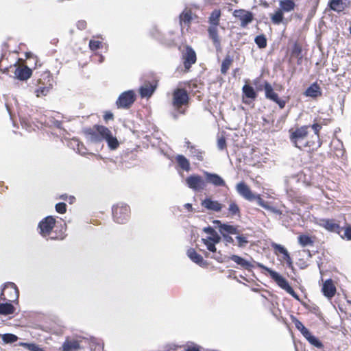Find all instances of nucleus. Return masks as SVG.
<instances>
[{"instance_id":"24","label":"nucleus","mask_w":351,"mask_h":351,"mask_svg":"<svg viewBox=\"0 0 351 351\" xmlns=\"http://www.w3.org/2000/svg\"><path fill=\"white\" fill-rule=\"evenodd\" d=\"M82 341L84 340L82 339L81 342H82ZM80 348V341L74 339H66L62 346V351H77Z\"/></svg>"},{"instance_id":"60","label":"nucleus","mask_w":351,"mask_h":351,"mask_svg":"<svg viewBox=\"0 0 351 351\" xmlns=\"http://www.w3.org/2000/svg\"><path fill=\"white\" fill-rule=\"evenodd\" d=\"M185 351H199L197 348L195 347H189L187 348Z\"/></svg>"},{"instance_id":"54","label":"nucleus","mask_w":351,"mask_h":351,"mask_svg":"<svg viewBox=\"0 0 351 351\" xmlns=\"http://www.w3.org/2000/svg\"><path fill=\"white\" fill-rule=\"evenodd\" d=\"M27 348L30 351H43V349L38 345L34 343H27L25 344Z\"/></svg>"},{"instance_id":"20","label":"nucleus","mask_w":351,"mask_h":351,"mask_svg":"<svg viewBox=\"0 0 351 351\" xmlns=\"http://www.w3.org/2000/svg\"><path fill=\"white\" fill-rule=\"evenodd\" d=\"M83 340L88 344L91 351L104 350V343L100 339L90 337V338H83Z\"/></svg>"},{"instance_id":"43","label":"nucleus","mask_w":351,"mask_h":351,"mask_svg":"<svg viewBox=\"0 0 351 351\" xmlns=\"http://www.w3.org/2000/svg\"><path fill=\"white\" fill-rule=\"evenodd\" d=\"M192 19L191 12L190 10L184 11L180 15V24H189Z\"/></svg>"},{"instance_id":"37","label":"nucleus","mask_w":351,"mask_h":351,"mask_svg":"<svg viewBox=\"0 0 351 351\" xmlns=\"http://www.w3.org/2000/svg\"><path fill=\"white\" fill-rule=\"evenodd\" d=\"M190 155L196 158L199 161H202L204 160V152L195 146L191 147L189 149Z\"/></svg>"},{"instance_id":"21","label":"nucleus","mask_w":351,"mask_h":351,"mask_svg":"<svg viewBox=\"0 0 351 351\" xmlns=\"http://www.w3.org/2000/svg\"><path fill=\"white\" fill-rule=\"evenodd\" d=\"M187 256L193 263H196L199 266H205L206 265V261L204 260L203 257L199 254L193 248H189L186 252Z\"/></svg>"},{"instance_id":"31","label":"nucleus","mask_w":351,"mask_h":351,"mask_svg":"<svg viewBox=\"0 0 351 351\" xmlns=\"http://www.w3.org/2000/svg\"><path fill=\"white\" fill-rule=\"evenodd\" d=\"M235 239L237 241V245L239 247H245L249 243L247 236L240 233V230L238 229V233L235 234Z\"/></svg>"},{"instance_id":"33","label":"nucleus","mask_w":351,"mask_h":351,"mask_svg":"<svg viewBox=\"0 0 351 351\" xmlns=\"http://www.w3.org/2000/svg\"><path fill=\"white\" fill-rule=\"evenodd\" d=\"M15 308L11 303L0 304V315H8L14 313Z\"/></svg>"},{"instance_id":"49","label":"nucleus","mask_w":351,"mask_h":351,"mask_svg":"<svg viewBox=\"0 0 351 351\" xmlns=\"http://www.w3.org/2000/svg\"><path fill=\"white\" fill-rule=\"evenodd\" d=\"M51 88V85H49V86H43L40 87L36 90V94L37 97H40L41 95H46L49 90Z\"/></svg>"},{"instance_id":"9","label":"nucleus","mask_w":351,"mask_h":351,"mask_svg":"<svg viewBox=\"0 0 351 351\" xmlns=\"http://www.w3.org/2000/svg\"><path fill=\"white\" fill-rule=\"evenodd\" d=\"M136 94L133 90L123 92L116 101L118 108H129L134 102Z\"/></svg>"},{"instance_id":"3","label":"nucleus","mask_w":351,"mask_h":351,"mask_svg":"<svg viewBox=\"0 0 351 351\" xmlns=\"http://www.w3.org/2000/svg\"><path fill=\"white\" fill-rule=\"evenodd\" d=\"M213 223L215 225V228L219 230L226 245L234 244V240L231 235L238 233V226L222 223L219 220H215Z\"/></svg>"},{"instance_id":"59","label":"nucleus","mask_w":351,"mask_h":351,"mask_svg":"<svg viewBox=\"0 0 351 351\" xmlns=\"http://www.w3.org/2000/svg\"><path fill=\"white\" fill-rule=\"evenodd\" d=\"M104 119L105 121H108L110 119H113V114L110 112H106L104 116Z\"/></svg>"},{"instance_id":"17","label":"nucleus","mask_w":351,"mask_h":351,"mask_svg":"<svg viewBox=\"0 0 351 351\" xmlns=\"http://www.w3.org/2000/svg\"><path fill=\"white\" fill-rule=\"evenodd\" d=\"M204 175L206 182L215 186H224L226 185L224 180L218 174L204 171Z\"/></svg>"},{"instance_id":"19","label":"nucleus","mask_w":351,"mask_h":351,"mask_svg":"<svg viewBox=\"0 0 351 351\" xmlns=\"http://www.w3.org/2000/svg\"><path fill=\"white\" fill-rule=\"evenodd\" d=\"M322 291L324 295L329 299L335 295L336 287L331 279H328L324 282Z\"/></svg>"},{"instance_id":"26","label":"nucleus","mask_w":351,"mask_h":351,"mask_svg":"<svg viewBox=\"0 0 351 351\" xmlns=\"http://www.w3.org/2000/svg\"><path fill=\"white\" fill-rule=\"evenodd\" d=\"M319 225L331 232H336L339 228V226L332 219H322L319 221Z\"/></svg>"},{"instance_id":"56","label":"nucleus","mask_w":351,"mask_h":351,"mask_svg":"<svg viewBox=\"0 0 351 351\" xmlns=\"http://www.w3.org/2000/svg\"><path fill=\"white\" fill-rule=\"evenodd\" d=\"M284 260L287 262V264L289 267L292 268L293 267V262L292 260L289 256V252H287L284 256Z\"/></svg>"},{"instance_id":"22","label":"nucleus","mask_w":351,"mask_h":351,"mask_svg":"<svg viewBox=\"0 0 351 351\" xmlns=\"http://www.w3.org/2000/svg\"><path fill=\"white\" fill-rule=\"evenodd\" d=\"M202 206L209 210L219 212L222 208V205L216 200H213L210 198H206L202 202Z\"/></svg>"},{"instance_id":"48","label":"nucleus","mask_w":351,"mask_h":351,"mask_svg":"<svg viewBox=\"0 0 351 351\" xmlns=\"http://www.w3.org/2000/svg\"><path fill=\"white\" fill-rule=\"evenodd\" d=\"M2 339L5 343H10L16 341L18 337L14 334L6 333L2 335Z\"/></svg>"},{"instance_id":"14","label":"nucleus","mask_w":351,"mask_h":351,"mask_svg":"<svg viewBox=\"0 0 351 351\" xmlns=\"http://www.w3.org/2000/svg\"><path fill=\"white\" fill-rule=\"evenodd\" d=\"M186 183L190 189L195 191L202 189L205 186V182L202 178L197 175L189 176L186 179Z\"/></svg>"},{"instance_id":"46","label":"nucleus","mask_w":351,"mask_h":351,"mask_svg":"<svg viewBox=\"0 0 351 351\" xmlns=\"http://www.w3.org/2000/svg\"><path fill=\"white\" fill-rule=\"evenodd\" d=\"M291 54L298 59H302V47L298 43H294L293 45Z\"/></svg>"},{"instance_id":"61","label":"nucleus","mask_w":351,"mask_h":351,"mask_svg":"<svg viewBox=\"0 0 351 351\" xmlns=\"http://www.w3.org/2000/svg\"><path fill=\"white\" fill-rule=\"evenodd\" d=\"M187 210H192V205L189 203H186L184 206Z\"/></svg>"},{"instance_id":"36","label":"nucleus","mask_w":351,"mask_h":351,"mask_svg":"<svg viewBox=\"0 0 351 351\" xmlns=\"http://www.w3.org/2000/svg\"><path fill=\"white\" fill-rule=\"evenodd\" d=\"M221 16V11L219 10H214L210 17H209V23L211 26L217 27L219 25V18Z\"/></svg>"},{"instance_id":"13","label":"nucleus","mask_w":351,"mask_h":351,"mask_svg":"<svg viewBox=\"0 0 351 351\" xmlns=\"http://www.w3.org/2000/svg\"><path fill=\"white\" fill-rule=\"evenodd\" d=\"M233 16L241 21L240 26L243 28L254 20L253 13L243 9L235 10L233 12Z\"/></svg>"},{"instance_id":"5","label":"nucleus","mask_w":351,"mask_h":351,"mask_svg":"<svg viewBox=\"0 0 351 351\" xmlns=\"http://www.w3.org/2000/svg\"><path fill=\"white\" fill-rule=\"evenodd\" d=\"M215 236L214 237L202 238L201 241L206 245L207 250L213 253L210 257L216 260L218 263H223L224 262V258L221 252H217L215 247V245L220 242L221 238L219 235Z\"/></svg>"},{"instance_id":"35","label":"nucleus","mask_w":351,"mask_h":351,"mask_svg":"<svg viewBox=\"0 0 351 351\" xmlns=\"http://www.w3.org/2000/svg\"><path fill=\"white\" fill-rule=\"evenodd\" d=\"M304 337L313 346L322 348L323 347L322 343L314 335H313L310 331H308Z\"/></svg>"},{"instance_id":"50","label":"nucleus","mask_w":351,"mask_h":351,"mask_svg":"<svg viewBox=\"0 0 351 351\" xmlns=\"http://www.w3.org/2000/svg\"><path fill=\"white\" fill-rule=\"evenodd\" d=\"M271 246L276 252L283 254V256L288 252L287 249L280 244L274 243Z\"/></svg>"},{"instance_id":"53","label":"nucleus","mask_w":351,"mask_h":351,"mask_svg":"<svg viewBox=\"0 0 351 351\" xmlns=\"http://www.w3.org/2000/svg\"><path fill=\"white\" fill-rule=\"evenodd\" d=\"M203 231L210 234L208 237H215V235H219L218 233L210 226L205 227L203 229Z\"/></svg>"},{"instance_id":"23","label":"nucleus","mask_w":351,"mask_h":351,"mask_svg":"<svg viewBox=\"0 0 351 351\" xmlns=\"http://www.w3.org/2000/svg\"><path fill=\"white\" fill-rule=\"evenodd\" d=\"M104 141L107 143L108 147L110 150H115L119 146V142L117 138L114 136L112 132L108 128V132L104 136Z\"/></svg>"},{"instance_id":"25","label":"nucleus","mask_w":351,"mask_h":351,"mask_svg":"<svg viewBox=\"0 0 351 351\" xmlns=\"http://www.w3.org/2000/svg\"><path fill=\"white\" fill-rule=\"evenodd\" d=\"M208 34L210 39H212L213 43L217 50L221 49V42L218 36L217 27L215 26L209 27Z\"/></svg>"},{"instance_id":"2","label":"nucleus","mask_w":351,"mask_h":351,"mask_svg":"<svg viewBox=\"0 0 351 351\" xmlns=\"http://www.w3.org/2000/svg\"><path fill=\"white\" fill-rule=\"evenodd\" d=\"M257 266L259 268H261L266 271H267L270 276V277L276 282V284L282 289L286 291L289 294H290L292 297H293L295 299L299 300V296L298 294L294 291L293 288L289 285L288 281L282 277L281 275H280L278 272L269 269V267L265 266L262 263H257Z\"/></svg>"},{"instance_id":"4","label":"nucleus","mask_w":351,"mask_h":351,"mask_svg":"<svg viewBox=\"0 0 351 351\" xmlns=\"http://www.w3.org/2000/svg\"><path fill=\"white\" fill-rule=\"evenodd\" d=\"M108 128L95 125L92 128L86 129L84 134L87 141L92 143H99L104 141Z\"/></svg>"},{"instance_id":"52","label":"nucleus","mask_w":351,"mask_h":351,"mask_svg":"<svg viewBox=\"0 0 351 351\" xmlns=\"http://www.w3.org/2000/svg\"><path fill=\"white\" fill-rule=\"evenodd\" d=\"M101 43L98 40H90L89 41V47L92 51H95L100 48Z\"/></svg>"},{"instance_id":"7","label":"nucleus","mask_w":351,"mask_h":351,"mask_svg":"<svg viewBox=\"0 0 351 351\" xmlns=\"http://www.w3.org/2000/svg\"><path fill=\"white\" fill-rule=\"evenodd\" d=\"M113 219L118 223H125L130 218V209L129 206L119 203L112 208Z\"/></svg>"},{"instance_id":"34","label":"nucleus","mask_w":351,"mask_h":351,"mask_svg":"<svg viewBox=\"0 0 351 351\" xmlns=\"http://www.w3.org/2000/svg\"><path fill=\"white\" fill-rule=\"evenodd\" d=\"M243 94L249 99H254L256 97V93L254 88L248 84H245L242 88Z\"/></svg>"},{"instance_id":"41","label":"nucleus","mask_w":351,"mask_h":351,"mask_svg":"<svg viewBox=\"0 0 351 351\" xmlns=\"http://www.w3.org/2000/svg\"><path fill=\"white\" fill-rule=\"evenodd\" d=\"M232 62V59L230 56H227L223 60L221 66V72L223 74H226L229 69Z\"/></svg>"},{"instance_id":"64","label":"nucleus","mask_w":351,"mask_h":351,"mask_svg":"<svg viewBox=\"0 0 351 351\" xmlns=\"http://www.w3.org/2000/svg\"><path fill=\"white\" fill-rule=\"evenodd\" d=\"M173 117L174 119H178V115L176 113H173Z\"/></svg>"},{"instance_id":"6","label":"nucleus","mask_w":351,"mask_h":351,"mask_svg":"<svg viewBox=\"0 0 351 351\" xmlns=\"http://www.w3.org/2000/svg\"><path fill=\"white\" fill-rule=\"evenodd\" d=\"M189 101V95L186 90L176 88L173 93L172 105L179 114H184L182 106L186 105Z\"/></svg>"},{"instance_id":"15","label":"nucleus","mask_w":351,"mask_h":351,"mask_svg":"<svg viewBox=\"0 0 351 351\" xmlns=\"http://www.w3.org/2000/svg\"><path fill=\"white\" fill-rule=\"evenodd\" d=\"M157 87V82L153 81L152 82H145L139 88V93L142 98H149L154 93Z\"/></svg>"},{"instance_id":"58","label":"nucleus","mask_w":351,"mask_h":351,"mask_svg":"<svg viewBox=\"0 0 351 351\" xmlns=\"http://www.w3.org/2000/svg\"><path fill=\"white\" fill-rule=\"evenodd\" d=\"M344 235L348 240H351V227L347 228L344 231Z\"/></svg>"},{"instance_id":"8","label":"nucleus","mask_w":351,"mask_h":351,"mask_svg":"<svg viewBox=\"0 0 351 351\" xmlns=\"http://www.w3.org/2000/svg\"><path fill=\"white\" fill-rule=\"evenodd\" d=\"M19 296V289L14 282H8L3 285L0 293V300H8L12 302L17 300Z\"/></svg>"},{"instance_id":"42","label":"nucleus","mask_w":351,"mask_h":351,"mask_svg":"<svg viewBox=\"0 0 351 351\" xmlns=\"http://www.w3.org/2000/svg\"><path fill=\"white\" fill-rule=\"evenodd\" d=\"M283 12L281 10H278L276 12L271 16V21L274 24L279 25L282 22L283 20Z\"/></svg>"},{"instance_id":"10","label":"nucleus","mask_w":351,"mask_h":351,"mask_svg":"<svg viewBox=\"0 0 351 351\" xmlns=\"http://www.w3.org/2000/svg\"><path fill=\"white\" fill-rule=\"evenodd\" d=\"M56 224V219L53 216H47L43 219L38 225L40 234L43 237L49 236Z\"/></svg>"},{"instance_id":"62","label":"nucleus","mask_w":351,"mask_h":351,"mask_svg":"<svg viewBox=\"0 0 351 351\" xmlns=\"http://www.w3.org/2000/svg\"><path fill=\"white\" fill-rule=\"evenodd\" d=\"M185 146L190 149L191 147H193L194 145H192L191 143L189 141H185Z\"/></svg>"},{"instance_id":"38","label":"nucleus","mask_w":351,"mask_h":351,"mask_svg":"<svg viewBox=\"0 0 351 351\" xmlns=\"http://www.w3.org/2000/svg\"><path fill=\"white\" fill-rule=\"evenodd\" d=\"M310 128L314 131V136H312L313 140L316 142V146L319 147L321 143H319V132L322 129V125L319 123H314L312 125H310Z\"/></svg>"},{"instance_id":"45","label":"nucleus","mask_w":351,"mask_h":351,"mask_svg":"<svg viewBox=\"0 0 351 351\" xmlns=\"http://www.w3.org/2000/svg\"><path fill=\"white\" fill-rule=\"evenodd\" d=\"M254 42L261 49H263L267 46V39L263 34L257 36L254 39Z\"/></svg>"},{"instance_id":"18","label":"nucleus","mask_w":351,"mask_h":351,"mask_svg":"<svg viewBox=\"0 0 351 351\" xmlns=\"http://www.w3.org/2000/svg\"><path fill=\"white\" fill-rule=\"evenodd\" d=\"M184 59V65L186 69H189L191 65L196 62L195 52L191 47H186Z\"/></svg>"},{"instance_id":"63","label":"nucleus","mask_w":351,"mask_h":351,"mask_svg":"<svg viewBox=\"0 0 351 351\" xmlns=\"http://www.w3.org/2000/svg\"><path fill=\"white\" fill-rule=\"evenodd\" d=\"M74 143L77 144V151L79 153H80L81 154H84V152H82L80 149V143L77 141H74Z\"/></svg>"},{"instance_id":"16","label":"nucleus","mask_w":351,"mask_h":351,"mask_svg":"<svg viewBox=\"0 0 351 351\" xmlns=\"http://www.w3.org/2000/svg\"><path fill=\"white\" fill-rule=\"evenodd\" d=\"M15 77L20 80H27L32 75V71L27 66H16L14 71Z\"/></svg>"},{"instance_id":"30","label":"nucleus","mask_w":351,"mask_h":351,"mask_svg":"<svg viewBox=\"0 0 351 351\" xmlns=\"http://www.w3.org/2000/svg\"><path fill=\"white\" fill-rule=\"evenodd\" d=\"M280 9L282 12H291L294 10L295 4L293 0H281L280 1Z\"/></svg>"},{"instance_id":"32","label":"nucleus","mask_w":351,"mask_h":351,"mask_svg":"<svg viewBox=\"0 0 351 351\" xmlns=\"http://www.w3.org/2000/svg\"><path fill=\"white\" fill-rule=\"evenodd\" d=\"M258 204L261 206V207L264 208L265 209L276 214L280 215H282V211L279 209H277L275 207L271 206L269 205V204L266 202H265L261 197L258 198Z\"/></svg>"},{"instance_id":"1","label":"nucleus","mask_w":351,"mask_h":351,"mask_svg":"<svg viewBox=\"0 0 351 351\" xmlns=\"http://www.w3.org/2000/svg\"><path fill=\"white\" fill-rule=\"evenodd\" d=\"M310 125H303L296 128L294 131H290V141L291 143L300 149L306 147H314L316 146V142L314 140H308V129Z\"/></svg>"},{"instance_id":"29","label":"nucleus","mask_w":351,"mask_h":351,"mask_svg":"<svg viewBox=\"0 0 351 351\" xmlns=\"http://www.w3.org/2000/svg\"><path fill=\"white\" fill-rule=\"evenodd\" d=\"M176 162L179 167L184 171H189L191 169V166L189 160L183 155H178L176 157Z\"/></svg>"},{"instance_id":"51","label":"nucleus","mask_w":351,"mask_h":351,"mask_svg":"<svg viewBox=\"0 0 351 351\" xmlns=\"http://www.w3.org/2000/svg\"><path fill=\"white\" fill-rule=\"evenodd\" d=\"M56 210L59 213H64L66 211V205L64 202H59L56 204Z\"/></svg>"},{"instance_id":"44","label":"nucleus","mask_w":351,"mask_h":351,"mask_svg":"<svg viewBox=\"0 0 351 351\" xmlns=\"http://www.w3.org/2000/svg\"><path fill=\"white\" fill-rule=\"evenodd\" d=\"M292 321L295 324V328L300 330V332L302 333V335L303 336H304L305 335H306V333L309 331L308 329H307L304 325L300 321L298 320V319L295 318V317H293L292 318Z\"/></svg>"},{"instance_id":"11","label":"nucleus","mask_w":351,"mask_h":351,"mask_svg":"<svg viewBox=\"0 0 351 351\" xmlns=\"http://www.w3.org/2000/svg\"><path fill=\"white\" fill-rule=\"evenodd\" d=\"M236 190L241 197L250 202L256 200L258 202V198L261 197L259 195L253 193L249 186L243 182L237 184Z\"/></svg>"},{"instance_id":"12","label":"nucleus","mask_w":351,"mask_h":351,"mask_svg":"<svg viewBox=\"0 0 351 351\" xmlns=\"http://www.w3.org/2000/svg\"><path fill=\"white\" fill-rule=\"evenodd\" d=\"M264 90L267 99L276 103L280 108L282 109L285 108L286 101L278 97V94L274 92L271 85L267 82H265L264 84Z\"/></svg>"},{"instance_id":"28","label":"nucleus","mask_w":351,"mask_h":351,"mask_svg":"<svg viewBox=\"0 0 351 351\" xmlns=\"http://www.w3.org/2000/svg\"><path fill=\"white\" fill-rule=\"evenodd\" d=\"M230 259L245 269H250L252 267L249 261L239 256L232 255L230 256Z\"/></svg>"},{"instance_id":"40","label":"nucleus","mask_w":351,"mask_h":351,"mask_svg":"<svg viewBox=\"0 0 351 351\" xmlns=\"http://www.w3.org/2000/svg\"><path fill=\"white\" fill-rule=\"evenodd\" d=\"M298 239V243L302 247H306V246L313 245V241L308 235H305V234L300 235Z\"/></svg>"},{"instance_id":"55","label":"nucleus","mask_w":351,"mask_h":351,"mask_svg":"<svg viewBox=\"0 0 351 351\" xmlns=\"http://www.w3.org/2000/svg\"><path fill=\"white\" fill-rule=\"evenodd\" d=\"M226 146V139L221 137L217 141V147L220 150H223Z\"/></svg>"},{"instance_id":"39","label":"nucleus","mask_w":351,"mask_h":351,"mask_svg":"<svg viewBox=\"0 0 351 351\" xmlns=\"http://www.w3.org/2000/svg\"><path fill=\"white\" fill-rule=\"evenodd\" d=\"M343 0H330L329 6L331 10L336 12H341L344 9Z\"/></svg>"},{"instance_id":"57","label":"nucleus","mask_w":351,"mask_h":351,"mask_svg":"<svg viewBox=\"0 0 351 351\" xmlns=\"http://www.w3.org/2000/svg\"><path fill=\"white\" fill-rule=\"evenodd\" d=\"M86 22L84 21H79L77 23V27L80 30L84 29L86 28Z\"/></svg>"},{"instance_id":"47","label":"nucleus","mask_w":351,"mask_h":351,"mask_svg":"<svg viewBox=\"0 0 351 351\" xmlns=\"http://www.w3.org/2000/svg\"><path fill=\"white\" fill-rule=\"evenodd\" d=\"M228 211L231 215H240V209L238 205L234 202H230L228 208Z\"/></svg>"},{"instance_id":"27","label":"nucleus","mask_w":351,"mask_h":351,"mask_svg":"<svg viewBox=\"0 0 351 351\" xmlns=\"http://www.w3.org/2000/svg\"><path fill=\"white\" fill-rule=\"evenodd\" d=\"M322 93L320 88L317 83L312 84L304 92V95L306 97H311L315 98L319 95H321Z\"/></svg>"}]
</instances>
